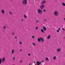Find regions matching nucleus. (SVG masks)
Returning <instances> with one entry per match:
<instances>
[{"label":"nucleus","instance_id":"1","mask_svg":"<svg viewBox=\"0 0 65 65\" xmlns=\"http://www.w3.org/2000/svg\"><path fill=\"white\" fill-rule=\"evenodd\" d=\"M53 14L55 16H58V15H59V13L58 11H56L54 12Z\"/></svg>","mask_w":65,"mask_h":65},{"label":"nucleus","instance_id":"2","mask_svg":"<svg viewBox=\"0 0 65 65\" xmlns=\"http://www.w3.org/2000/svg\"><path fill=\"white\" fill-rule=\"evenodd\" d=\"M37 12L39 14H42V11L41 9H39L37 10Z\"/></svg>","mask_w":65,"mask_h":65},{"label":"nucleus","instance_id":"3","mask_svg":"<svg viewBox=\"0 0 65 65\" xmlns=\"http://www.w3.org/2000/svg\"><path fill=\"white\" fill-rule=\"evenodd\" d=\"M27 3V0H23L22 1V4H26Z\"/></svg>","mask_w":65,"mask_h":65},{"label":"nucleus","instance_id":"4","mask_svg":"<svg viewBox=\"0 0 65 65\" xmlns=\"http://www.w3.org/2000/svg\"><path fill=\"white\" fill-rule=\"evenodd\" d=\"M44 6H45V5H42L40 6V8L41 9H43V8H44Z\"/></svg>","mask_w":65,"mask_h":65},{"label":"nucleus","instance_id":"5","mask_svg":"<svg viewBox=\"0 0 65 65\" xmlns=\"http://www.w3.org/2000/svg\"><path fill=\"white\" fill-rule=\"evenodd\" d=\"M57 52H60V51H61V48H59V49H58L57 50Z\"/></svg>","mask_w":65,"mask_h":65},{"label":"nucleus","instance_id":"6","mask_svg":"<svg viewBox=\"0 0 65 65\" xmlns=\"http://www.w3.org/2000/svg\"><path fill=\"white\" fill-rule=\"evenodd\" d=\"M45 2H46V1H43L41 2V3L42 4H44V3H45Z\"/></svg>","mask_w":65,"mask_h":65},{"label":"nucleus","instance_id":"7","mask_svg":"<svg viewBox=\"0 0 65 65\" xmlns=\"http://www.w3.org/2000/svg\"><path fill=\"white\" fill-rule=\"evenodd\" d=\"M5 58L4 57H3L2 58V62H5Z\"/></svg>","mask_w":65,"mask_h":65},{"label":"nucleus","instance_id":"8","mask_svg":"<svg viewBox=\"0 0 65 65\" xmlns=\"http://www.w3.org/2000/svg\"><path fill=\"white\" fill-rule=\"evenodd\" d=\"M57 57L56 56H55L53 57V59L54 60H56L57 59Z\"/></svg>","mask_w":65,"mask_h":65},{"label":"nucleus","instance_id":"9","mask_svg":"<svg viewBox=\"0 0 65 65\" xmlns=\"http://www.w3.org/2000/svg\"><path fill=\"white\" fill-rule=\"evenodd\" d=\"M43 30H44V31H46V27L44 26L43 27Z\"/></svg>","mask_w":65,"mask_h":65},{"label":"nucleus","instance_id":"10","mask_svg":"<svg viewBox=\"0 0 65 65\" xmlns=\"http://www.w3.org/2000/svg\"><path fill=\"white\" fill-rule=\"evenodd\" d=\"M41 62H39L38 61L37 62V65H40L39 64H41Z\"/></svg>","mask_w":65,"mask_h":65},{"label":"nucleus","instance_id":"11","mask_svg":"<svg viewBox=\"0 0 65 65\" xmlns=\"http://www.w3.org/2000/svg\"><path fill=\"white\" fill-rule=\"evenodd\" d=\"M1 11L2 14H4L5 13V11L4 10H1Z\"/></svg>","mask_w":65,"mask_h":65},{"label":"nucleus","instance_id":"12","mask_svg":"<svg viewBox=\"0 0 65 65\" xmlns=\"http://www.w3.org/2000/svg\"><path fill=\"white\" fill-rule=\"evenodd\" d=\"M6 28H7V25H5L3 27V28L4 29H5Z\"/></svg>","mask_w":65,"mask_h":65},{"label":"nucleus","instance_id":"13","mask_svg":"<svg viewBox=\"0 0 65 65\" xmlns=\"http://www.w3.org/2000/svg\"><path fill=\"white\" fill-rule=\"evenodd\" d=\"M45 60L46 61H49V58L48 57H47L45 59Z\"/></svg>","mask_w":65,"mask_h":65},{"label":"nucleus","instance_id":"14","mask_svg":"<svg viewBox=\"0 0 65 65\" xmlns=\"http://www.w3.org/2000/svg\"><path fill=\"white\" fill-rule=\"evenodd\" d=\"M50 38H51V35H49L47 37V39H50Z\"/></svg>","mask_w":65,"mask_h":65},{"label":"nucleus","instance_id":"15","mask_svg":"<svg viewBox=\"0 0 65 65\" xmlns=\"http://www.w3.org/2000/svg\"><path fill=\"white\" fill-rule=\"evenodd\" d=\"M14 50L13 49L12 50V52H11V54H13V53H14Z\"/></svg>","mask_w":65,"mask_h":65},{"label":"nucleus","instance_id":"16","mask_svg":"<svg viewBox=\"0 0 65 65\" xmlns=\"http://www.w3.org/2000/svg\"><path fill=\"white\" fill-rule=\"evenodd\" d=\"M40 38L41 39V40H42L41 42H43V41H44L43 39L42 38Z\"/></svg>","mask_w":65,"mask_h":65},{"label":"nucleus","instance_id":"17","mask_svg":"<svg viewBox=\"0 0 65 65\" xmlns=\"http://www.w3.org/2000/svg\"><path fill=\"white\" fill-rule=\"evenodd\" d=\"M38 42H40V41H41V40L40 39L38 38Z\"/></svg>","mask_w":65,"mask_h":65},{"label":"nucleus","instance_id":"18","mask_svg":"<svg viewBox=\"0 0 65 65\" xmlns=\"http://www.w3.org/2000/svg\"><path fill=\"white\" fill-rule=\"evenodd\" d=\"M62 5L63 6H65V3H62Z\"/></svg>","mask_w":65,"mask_h":65},{"label":"nucleus","instance_id":"19","mask_svg":"<svg viewBox=\"0 0 65 65\" xmlns=\"http://www.w3.org/2000/svg\"><path fill=\"white\" fill-rule=\"evenodd\" d=\"M36 22L37 23H39L40 22V21L38 20H37L36 21Z\"/></svg>","mask_w":65,"mask_h":65},{"label":"nucleus","instance_id":"20","mask_svg":"<svg viewBox=\"0 0 65 65\" xmlns=\"http://www.w3.org/2000/svg\"><path fill=\"white\" fill-rule=\"evenodd\" d=\"M24 18L25 19H26V18H27V16H26L25 15H24Z\"/></svg>","mask_w":65,"mask_h":65},{"label":"nucleus","instance_id":"21","mask_svg":"<svg viewBox=\"0 0 65 65\" xmlns=\"http://www.w3.org/2000/svg\"><path fill=\"white\" fill-rule=\"evenodd\" d=\"M1 62H2V59H1V58L0 59V65L1 64Z\"/></svg>","mask_w":65,"mask_h":65},{"label":"nucleus","instance_id":"22","mask_svg":"<svg viewBox=\"0 0 65 65\" xmlns=\"http://www.w3.org/2000/svg\"><path fill=\"white\" fill-rule=\"evenodd\" d=\"M19 43L20 44H22V42L21 41H20L19 42Z\"/></svg>","mask_w":65,"mask_h":65},{"label":"nucleus","instance_id":"23","mask_svg":"<svg viewBox=\"0 0 65 65\" xmlns=\"http://www.w3.org/2000/svg\"><path fill=\"white\" fill-rule=\"evenodd\" d=\"M32 45H34V46H35L36 45V44L34 43H32Z\"/></svg>","mask_w":65,"mask_h":65},{"label":"nucleus","instance_id":"24","mask_svg":"<svg viewBox=\"0 0 65 65\" xmlns=\"http://www.w3.org/2000/svg\"><path fill=\"white\" fill-rule=\"evenodd\" d=\"M41 31L42 33H44V31H43V29H41Z\"/></svg>","mask_w":65,"mask_h":65},{"label":"nucleus","instance_id":"25","mask_svg":"<svg viewBox=\"0 0 65 65\" xmlns=\"http://www.w3.org/2000/svg\"><path fill=\"white\" fill-rule=\"evenodd\" d=\"M20 63H22V60H21L20 61Z\"/></svg>","mask_w":65,"mask_h":65},{"label":"nucleus","instance_id":"26","mask_svg":"<svg viewBox=\"0 0 65 65\" xmlns=\"http://www.w3.org/2000/svg\"><path fill=\"white\" fill-rule=\"evenodd\" d=\"M32 39H34V38H35V36H32Z\"/></svg>","mask_w":65,"mask_h":65},{"label":"nucleus","instance_id":"27","mask_svg":"<svg viewBox=\"0 0 65 65\" xmlns=\"http://www.w3.org/2000/svg\"><path fill=\"white\" fill-rule=\"evenodd\" d=\"M14 60H15V57H14L13 58V61H14Z\"/></svg>","mask_w":65,"mask_h":65},{"label":"nucleus","instance_id":"28","mask_svg":"<svg viewBox=\"0 0 65 65\" xmlns=\"http://www.w3.org/2000/svg\"><path fill=\"white\" fill-rule=\"evenodd\" d=\"M43 21L44 22H46V21H47V20L46 19H45L43 20Z\"/></svg>","mask_w":65,"mask_h":65},{"label":"nucleus","instance_id":"29","mask_svg":"<svg viewBox=\"0 0 65 65\" xmlns=\"http://www.w3.org/2000/svg\"><path fill=\"white\" fill-rule=\"evenodd\" d=\"M9 13L10 14H12V13L11 12H10Z\"/></svg>","mask_w":65,"mask_h":65},{"label":"nucleus","instance_id":"30","mask_svg":"<svg viewBox=\"0 0 65 65\" xmlns=\"http://www.w3.org/2000/svg\"><path fill=\"white\" fill-rule=\"evenodd\" d=\"M35 29H38V27H35Z\"/></svg>","mask_w":65,"mask_h":65},{"label":"nucleus","instance_id":"31","mask_svg":"<svg viewBox=\"0 0 65 65\" xmlns=\"http://www.w3.org/2000/svg\"><path fill=\"white\" fill-rule=\"evenodd\" d=\"M28 65H32V63H29L28 64Z\"/></svg>","mask_w":65,"mask_h":65},{"label":"nucleus","instance_id":"32","mask_svg":"<svg viewBox=\"0 0 65 65\" xmlns=\"http://www.w3.org/2000/svg\"><path fill=\"white\" fill-rule=\"evenodd\" d=\"M57 32H59V30H57Z\"/></svg>","mask_w":65,"mask_h":65},{"label":"nucleus","instance_id":"33","mask_svg":"<svg viewBox=\"0 0 65 65\" xmlns=\"http://www.w3.org/2000/svg\"><path fill=\"white\" fill-rule=\"evenodd\" d=\"M28 56H30V55H31V54H28Z\"/></svg>","mask_w":65,"mask_h":65},{"label":"nucleus","instance_id":"34","mask_svg":"<svg viewBox=\"0 0 65 65\" xmlns=\"http://www.w3.org/2000/svg\"><path fill=\"white\" fill-rule=\"evenodd\" d=\"M14 34V32H13V33L12 34V35H13V34Z\"/></svg>","mask_w":65,"mask_h":65},{"label":"nucleus","instance_id":"35","mask_svg":"<svg viewBox=\"0 0 65 65\" xmlns=\"http://www.w3.org/2000/svg\"><path fill=\"white\" fill-rule=\"evenodd\" d=\"M41 62H43H43H44V61H41Z\"/></svg>","mask_w":65,"mask_h":65},{"label":"nucleus","instance_id":"36","mask_svg":"<svg viewBox=\"0 0 65 65\" xmlns=\"http://www.w3.org/2000/svg\"><path fill=\"white\" fill-rule=\"evenodd\" d=\"M62 30H64V29L63 28H62Z\"/></svg>","mask_w":65,"mask_h":65},{"label":"nucleus","instance_id":"37","mask_svg":"<svg viewBox=\"0 0 65 65\" xmlns=\"http://www.w3.org/2000/svg\"><path fill=\"white\" fill-rule=\"evenodd\" d=\"M60 30V28H58V30Z\"/></svg>","mask_w":65,"mask_h":65},{"label":"nucleus","instance_id":"38","mask_svg":"<svg viewBox=\"0 0 65 65\" xmlns=\"http://www.w3.org/2000/svg\"><path fill=\"white\" fill-rule=\"evenodd\" d=\"M21 21H24V20L23 19H22L21 20Z\"/></svg>","mask_w":65,"mask_h":65},{"label":"nucleus","instance_id":"39","mask_svg":"<svg viewBox=\"0 0 65 65\" xmlns=\"http://www.w3.org/2000/svg\"><path fill=\"white\" fill-rule=\"evenodd\" d=\"M43 11H44V12L45 11V10H43Z\"/></svg>","mask_w":65,"mask_h":65},{"label":"nucleus","instance_id":"40","mask_svg":"<svg viewBox=\"0 0 65 65\" xmlns=\"http://www.w3.org/2000/svg\"><path fill=\"white\" fill-rule=\"evenodd\" d=\"M22 51V50H20V52H21Z\"/></svg>","mask_w":65,"mask_h":65},{"label":"nucleus","instance_id":"41","mask_svg":"<svg viewBox=\"0 0 65 65\" xmlns=\"http://www.w3.org/2000/svg\"><path fill=\"white\" fill-rule=\"evenodd\" d=\"M64 20H65V18H64Z\"/></svg>","mask_w":65,"mask_h":65},{"label":"nucleus","instance_id":"42","mask_svg":"<svg viewBox=\"0 0 65 65\" xmlns=\"http://www.w3.org/2000/svg\"><path fill=\"white\" fill-rule=\"evenodd\" d=\"M15 38H17V37H15Z\"/></svg>","mask_w":65,"mask_h":65},{"label":"nucleus","instance_id":"43","mask_svg":"<svg viewBox=\"0 0 65 65\" xmlns=\"http://www.w3.org/2000/svg\"><path fill=\"white\" fill-rule=\"evenodd\" d=\"M34 63H35V62H34Z\"/></svg>","mask_w":65,"mask_h":65}]
</instances>
